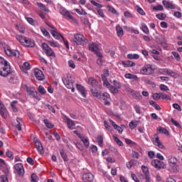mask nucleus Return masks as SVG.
I'll list each match as a JSON object with an SVG mask.
<instances>
[{"mask_svg": "<svg viewBox=\"0 0 182 182\" xmlns=\"http://www.w3.org/2000/svg\"><path fill=\"white\" fill-rule=\"evenodd\" d=\"M26 92L29 97L36 99V100H41V97L38 95V91L34 87H28L25 85Z\"/></svg>", "mask_w": 182, "mask_h": 182, "instance_id": "nucleus-4", "label": "nucleus"}, {"mask_svg": "<svg viewBox=\"0 0 182 182\" xmlns=\"http://www.w3.org/2000/svg\"><path fill=\"white\" fill-rule=\"evenodd\" d=\"M0 114L3 119H6L8 117V109L2 103V101L0 100Z\"/></svg>", "mask_w": 182, "mask_h": 182, "instance_id": "nucleus-13", "label": "nucleus"}, {"mask_svg": "<svg viewBox=\"0 0 182 182\" xmlns=\"http://www.w3.org/2000/svg\"><path fill=\"white\" fill-rule=\"evenodd\" d=\"M87 83L92 86V89L99 87L100 89L102 86L99 85V82L94 77H90L87 79Z\"/></svg>", "mask_w": 182, "mask_h": 182, "instance_id": "nucleus-15", "label": "nucleus"}, {"mask_svg": "<svg viewBox=\"0 0 182 182\" xmlns=\"http://www.w3.org/2000/svg\"><path fill=\"white\" fill-rule=\"evenodd\" d=\"M5 53L7 56H15L16 58H19L21 55L18 50H12L11 48L5 50Z\"/></svg>", "mask_w": 182, "mask_h": 182, "instance_id": "nucleus-14", "label": "nucleus"}, {"mask_svg": "<svg viewBox=\"0 0 182 182\" xmlns=\"http://www.w3.org/2000/svg\"><path fill=\"white\" fill-rule=\"evenodd\" d=\"M157 132H159V133H162V134H166V136H168V134H170L168 130L161 127H159L157 128Z\"/></svg>", "mask_w": 182, "mask_h": 182, "instance_id": "nucleus-32", "label": "nucleus"}, {"mask_svg": "<svg viewBox=\"0 0 182 182\" xmlns=\"http://www.w3.org/2000/svg\"><path fill=\"white\" fill-rule=\"evenodd\" d=\"M141 170L144 174V176H148L150 174V172L149 171V168L144 165H142Z\"/></svg>", "mask_w": 182, "mask_h": 182, "instance_id": "nucleus-41", "label": "nucleus"}, {"mask_svg": "<svg viewBox=\"0 0 182 182\" xmlns=\"http://www.w3.org/2000/svg\"><path fill=\"white\" fill-rule=\"evenodd\" d=\"M62 81L68 89H71L72 92H75V87H73V83L75 82V77L73 76L67 75L66 77H62Z\"/></svg>", "mask_w": 182, "mask_h": 182, "instance_id": "nucleus-3", "label": "nucleus"}, {"mask_svg": "<svg viewBox=\"0 0 182 182\" xmlns=\"http://www.w3.org/2000/svg\"><path fill=\"white\" fill-rule=\"evenodd\" d=\"M38 92L41 93V95H45L46 93V90H45V87L43 86L40 85L38 89Z\"/></svg>", "mask_w": 182, "mask_h": 182, "instance_id": "nucleus-50", "label": "nucleus"}, {"mask_svg": "<svg viewBox=\"0 0 182 182\" xmlns=\"http://www.w3.org/2000/svg\"><path fill=\"white\" fill-rule=\"evenodd\" d=\"M168 68H160L159 72L161 75H168Z\"/></svg>", "mask_w": 182, "mask_h": 182, "instance_id": "nucleus-44", "label": "nucleus"}, {"mask_svg": "<svg viewBox=\"0 0 182 182\" xmlns=\"http://www.w3.org/2000/svg\"><path fill=\"white\" fill-rule=\"evenodd\" d=\"M16 38L26 48H35V41L28 37L23 36L22 35H17L16 36Z\"/></svg>", "mask_w": 182, "mask_h": 182, "instance_id": "nucleus-2", "label": "nucleus"}, {"mask_svg": "<svg viewBox=\"0 0 182 182\" xmlns=\"http://www.w3.org/2000/svg\"><path fill=\"white\" fill-rule=\"evenodd\" d=\"M109 70L105 69L103 70V74L102 75V80H106L107 77H109Z\"/></svg>", "mask_w": 182, "mask_h": 182, "instance_id": "nucleus-35", "label": "nucleus"}, {"mask_svg": "<svg viewBox=\"0 0 182 182\" xmlns=\"http://www.w3.org/2000/svg\"><path fill=\"white\" fill-rule=\"evenodd\" d=\"M77 90H78L82 96V97H86V90L85 89V87L82 86L81 85L77 84L76 85Z\"/></svg>", "mask_w": 182, "mask_h": 182, "instance_id": "nucleus-22", "label": "nucleus"}, {"mask_svg": "<svg viewBox=\"0 0 182 182\" xmlns=\"http://www.w3.org/2000/svg\"><path fill=\"white\" fill-rule=\"evenodd\" d=\"M46 24L47 25V26H49V28H50V29H48V31H50V33H51L52 36H53V38H55V39H60V38H63V36L58 33V31H56V27H55V26H50L49 25V23H46Z\"/></svg>", "mask_w": 182, "mask_h": 182, "instance_id": "nucleus-9", "label": "nucleus"}, {"mask_svg": "<svg viewBox=\"0 0 182 182\" xmlns=\"http://www.w3.org/2000/svg\"><path fill=\"white\" fill-rule=\"evenodd\" d=\"M127 90L128 93H129V95H131L132 97H134L136 100H140V99H141V95H140L139 92L133 90H132V88H128Z\"/></svg>", "mask_w": 182, "mask_h": 182, "instance_id": "nucleus-19", "label": "nucleus"}, {"mask_svg": "<svg viewBox=\"0 0 182 182\" xmlns=\"http://www.w3.org/2000/svg\"><path fill=\"white\" fill-rule=\"evenodd\" d=\"M6 156H7V157H9L10 160H14V153L11 151H7L6 152Z\"/></svg>", "mask_w": 182, "mask_h": 182, "instance_id": "nucleus-51", "label": "nucleus"}, {"mask_svg": "<svg viewBox=\"0 0 182 182\" xmlns=\"http://www.w3.org/2000/svg\"><path fill=\"white\" fill-rule=\"evenodd\" d=\"M64 16H66L68 18V19H70V21H75V17L70 14L69 11H67Z\"/></svg>", "mask_w": 182, "mask_h": 182, "instance_id": "nucleus-56", "label": "nucleus"}, {"mask_svg": "<svg viewBox=\"0 0 182 182\" xmlns=\"http://www.w3.org/2000/svg\"><path fill=\"white\" fill-rule=\"evenodd\" d=\"M93 180H95V175L93 173L87 172L82 174L83 182H93Z\"/></svg>", "mask_w": 182, "mask_h": 182, "instance_id": "nucleus-12", "label": "nucleus"}, {"mask_svg": "<svg viewBox=\"0 0 182 182\" xmlns=\"http://www.w3.org/2000/svg\"><path fill=\"white\" fill-rule=\"evenodd\" d=\"M154 138L151 139V142L153 143V144H154L155 146H157L159 149H164V145L161 144V141H160V138L159 137V135L157 134H155L154 135Z\"/></svg>", "mask_w": 182, "mask_h": 182, "instance_id": "nucleus-11", "label": "nucleus"}, {"mask_svg": "<svg viewBox=\"0 0 182 182\" xmlns=\"http://www.w3.org/2000/svg\"><path fill=\"white\" fill-rule=\"evenodd\" d=\"M44 124L48 127V129H53L55 127L48 119H44Z\"/></svg>", "mask_w": 182, "mask_h": 182, "instance_id": "nucleus-36", "label": "nucleus"}, {"mask_svg": "<svg viewBox=\"0 0 182 182\" xmlns=\"http://www.w3.org/2000/svg\"><path fill=\"white\" fill-rule=\"evenodd\" d=\"M159 89H160V90H162L164 92H167V90H169L168 87H167V85H165L164 84H161L159 86Z\"/></svg>", "mask_w": 182, "mask_h": 182, "instance_id": "nucleus-52", "label": "nucleus"}, {"mask_svg": "<svg viewBox=\"0 0 182 182\" xmlns=\"http://www.w3.org/2000/svg\"><path fill=\"white\" fill-rule=\"evenodd\" d=\"M9 76V77H8ZM7 81L11 85H15L18 82V75L16 74L15 72L12 70V68L10 67V73L7 75Z\"/></svg>", "mask_w": 182, "mask_h": 182, "instance_id": "nucleus-8", "label": "nucleus"}, {"mask_svg": "<svg viewBox=\"0 0 182 182\" xmlns=\"http://www.w3.org/2000/svg\"><path fill=\"white\" fill-rule=\"evenodd\" d=\"M25 19L30 23V25H32V26H38V25H39L38 21L31 17L25 16Z\"/></svg>", "mask_w": 182, "mask_h": 182, "instance_id": "nucleus-25", "label": "nucleus"}, {"mask_svg": "<svg viewBox=\"0 0 182 182\" xmlns=\"http://www.w3.org/2000/svg\"><path fill=\"white\" fill-rule=\"evenodd\" d=\"M124 16H125V18H133V14H132V13L129 11H125L124 13Z\"/></svg>", "mask_w": 182, "mask_h": 182, "instance_id": "nucleus-63", "label": "nucleus"}, {"mask_svg": "<svg viewBox=\"0 0 182 182\" xmlns=\"http://www.w3.org/2000/svg\"><path fill=\"white\" fill-rule=\"evenodd\" d=\"M171 122L172 124H173V126H176V127H181V125H180V124L177 121H176L173 118L171 119Z\"/></svg>", "mask_w": 182, "mask_h": 182, "instance_id": "nucleus-54", "label": "nucleus"}, {"mask_svg": "<svg viewBox=\"0 0 182 182\" xmlns=\"http://www.w3.org/2000/svg\"><path fill=\"white\" fill-rule=\"evenodd\" d=\"M107 8L108 11L109 12H111L112 14H114V15H118L117 11H116L113 7H112L110 6H107Z\"/></svg>", "mask_w": 182, "mask_h": 182, "instance_id": "nucleus-49", "label": "nucleus"}, {"mask_svg": "<svg viewBox=\"0 0 182 182\" xmlns=\"http://www.w3.org/2000/svg\"><path fill=\"white\" fill-rule=\"evenodd\" d=\"M134 166V161L131 160L129 162L127 163V168H132Z\"/></svg>", "mask_w": 182, "mask_h": 182, "instance_id": "nucleus-59", "label": "nucleus"}, {"mask_svg": "<svg viewBox=\"0 0 182 182\" xmlns=\"http://www.w3.org/2000/svg\"><path fill=\"white\" fill-rule=\"evenodd\" d=\"M102 82H103V86H105V87L109 88V86H112L110 85V82H109V81L107 80V79L102 80Z\"/></svg>", "mask_w": 182, "mask_h": 182, "instance_id": "nucleus-61", "label": "nucleus"}, {"mask_svg": "<svg viewBox=\"0 0 182 182\" xmlns=\"http://www.w3.org/2000/svg\"><path fill=\"white\" fill-rule=\"evenodd\" d=\"M16 29L19 31L21 33H25V27H23L22 25L16 24Z\"/></svg>", "mask_w": 182, "mask_h": 182, "instance_id": "nucleus-42", "label": "nucleus"}, {"mask_svg": "<svg viewBox=\"0 0 182 182\" xmlns=\"http://www.w3.org/2000/svg\"><path fill=\"white\" fill-rule=\"evenodd\" d=\"M74 38H75V42H76L77 45H82V43L86 41V38H85V36L79 33L74 34Z\"/></svg>", "mask_w": 182, "mask_h": 182, "instance_id": "nucleus-18", "label": "nucleus"}, {"mask_svg": "<svg viewBox=\"0 0 182 182\" xmlns=\"http://www.w3.org/2000/svg\"><path fill=\"white\" fill-rule=\"evenodd\" d=\"M81 141H82L85 147H86L87 149V147H89L90 142L89 141V139H87V137L86 136H81L80 138Z\"/></svg>", "mask_w": 182, "mask_h": 182, "instance_id": "nucleus-26", "label": "nucleus"}, {"mask_svg": "<svg viewBox=\"0 0 182 182\" xmlns=\"http://www.w3.org/2000/svg\"><path fill=\"white\" fill-rule=\"evenodd\" d=\"M172 55L173 56H174L175 59L178 60V62H180V60H181V57H180V54H178V53L173 51Z\"/></svg>", "mask_w": 182, "mask_h": 182, "instance_id": "nucleus-48", "label": "nucleus"}, {"mask_svg": "<svg viewBox=\"0 0 182 182\" xmlns=\"http://www.w3.org/2000/svg\"><path fill=\"white\" fill-rule=\"evenodd\" d=\"M9 73H11V64L5 58L0 56V76L8 77Z\"/></svg>", "mask_w": 182, "mask_h": 182, "instance_id": "nucleus-1", "label": "nucleus"}, {"mask_svg": "<svg viewBox=\"0 0 182 182\" xmlns=\"http://www.w3.org/2000/svg\"><path fill=\"white\" fill-rule=\"evenodd\" d=\"M136 11L140 14V15H146V12H144V10H143V9H141L140 6H136Z\"/></svg>", "mask_w": 182, "mask_h": 182, "instance_id": "nucleus-47", "label": "nucleus"}, {"mask_svg": "<svg viewBox=\"0 0 182 182\" xmlns=\"http://www.w3.org/2000/svg\"><path fill=\"white\" fill-rule=\"evenodd\" d=\"M156 18H157V19H159L160 21H164V19H166V14H158L156 15Z\"/></svg>", "mask_w": 182, "mask_h": 182, "instance_id": "nucleus-46", "label": "nucleus"}, {"mask_svg": "<svg viewBox=\"0 0 182 182\" xmlns=\"http://www.w3.org/2000/svg\"><path fill=\"white\" fill-rule=\"evenodd\" d=\"M41 46L43 52L46 53L47 56H52V58H56V54H55L53 50H52V48L49 46H48L46 43H43Z\"/></svg>", "mask_w": 182, "mask_h": 182, "instance_id": "nucleus-7", "label": "nucleus"}, {"mask_svg": "<svg viewBox=\"0 0 182 182\" xmlns=\"http://www.w3.org/2000/svg\"><path fill=\"white\" fill-rule=\"evenodd\" d=\"M162 4H163L164 8H166V9H176V6H174V4L167 1L166 0H164L162 1Z\"/></svg>", "mask_w": 182, "mask_h": 182, "instance_id": "nucleus-23", "label": "nucleus"}, {"mask_svg": "<svg viewBox=\"0 0 182 182\" xmlns=\"http://www.w3.org/2000/svg\"><path fill=\"white\" fill-rule=\"evenodd\" d=\"M14 168L17 171L18 176H23L25 174V170L23 169V164L21 163L16 164Z\"/></svg>", "mask_w": 182, "mask_h": 182, "instance_id": "nucleus-17", "label": "nucleus"}, {"mask_svg": "<svg viewBox=\"0 0 182 182\" xmlns=\"http://www.w3.org/2000/svg\"><path fill=\"white\" fill-rule=\"evenodd\" d=\"M116 31L117 36H119V38H122V36H123V28H122L120 26H117Z\"/></svg>", "mask_w": 182, "mask_h": 182, "instance_id": "nucleus-31", "label": "nucleus"}, {"mask_svg": "<svg viewBox=\"0 0 182 182\" xmlns=\"http://www.w3.org/2000/svg\"><path fill=\"white\" fill-rule=\"evenodd\" d=\"M141 75H153L154 73V70L153 69V67L150 64L144 65L142 68L140 70Z\"/></svg>", "mask_w": 182, "mask_h": 182, "instance_id": "nucleus-6", "label": "nucleus"}, {"mask_svg": "<svg viewBox=\"0 0 182 182\" xmlns=\"http://www.w3.org/2000/svg\"><path fill=\"white\" fill-rule=\"evenodd\" d=\"M151 166L158 170H161L162 168H166L167 165L163 161L159 159H154L151 161Z\"/></svg>", "mask_w": 182, "mask_h": 182, "instance_id": "nucleus-10", "label": "nucleus"}, {"mask_svg": "<svg viewBox=\"0 0 182 182\" xmlns=\"http://www.w3.org/2000/svg\"><path fill=\"white\" fill-rule=\"evenodd\" d=\"M153 9L154 11H163L164 8L163 7L162 5H158V6H154Z\"/></svg>", "mask_w": 182, "mask_h": 182, "instance_id": "nucleus-58", "label": "nucleus"}, {"mask_svg": "<svg viewBox=\"0 0 182 182\" xmlns=\"http://www.w3.org/2000/svg\"><path fill=\"white\" fill-rule=\"evenodd\" d=\"M171 122L172 124H173V126H176V127H181V125H180V124L177 121H176L173 118L171 119Z\"/></svg>", "mask_w": 182, "mask_h": 182, "instance_id": "nucleus-55", "label": "nucleus"}, {"mask_svg": "<svg viewBox=\"0 0 182 182\" xmlns=\"http://www.w3.org/2000/svg\"><path fill=\"white\" fill-rule=\"evenodd\" d=\"M156 42L159 43V45H163L164 43V37L163 35H158L155 37Z\"/></svg>", "mask_w": 182, "mask_h": 182, "instance_id": "nucleus-27", "label": "nucleus"}, {"mask_svg": "<svg viewBox=\"0 0 182 182\" xmlns=\"http://www.w3.org/2000/svg\"><path fill=\"white\" fill-rule=\"evenodd\" d=\"M0 178L1 180V182H9L8 177H6V176H5V175H1Z\"/></svg>", "mask_w": 182, "mask_h": 182, "instance_id": "nucleus-64", "label": "nucleus"}, {"mask_svg": "<svg viewBox=\"0 0 182 182\" xmlns=\"http://www.w3.org/2000/svg\"><path fill=\"white\" fill-rule=\"evenodd\" d=\"M113 139L114 140L115 142H117V144H118V146H123V141H120V139H119V138H117V135H113Z\"/></svg>", "mask_w": 182, "mask_h": 182, "instance_id": "nucleus-39", "label": "nucleus"}, {"mask_svg": "<svg viewBox=\"0 0 182 182\" xmlns=\"http://www.w3.org/2000/svg\"><path fill=\"white\" fill-rule=\"evenodd\" d=\"M122 64L124 68H133L134 66H136V63L131 60L122 61Z\"/></svg>", "mask_w": 182, "mask_h": 182, "instance_id": "nucleus-24", "label": "nucleus"}, {"mask_svg": "<svg viewBox=\"0 0 182 182\" xmlns=\"http://www.w3.org/2000/svg\"><path fill=\"white\" fill-rule=\"evenodd\" d=\"M48 43L50 46L52 48H59L60 45L58 43V42L52 41H48Z\"/></svg>", "mask_w": 182, "mask_h": 182, "instance_id": "nucleus-43", "label": "nucleus"}, {"mask_svg": "<svg viewBox=\"0 0 182 182\" xmlns=\"http://www.w3.org/2000/svg\"><path fill=\"white\" fill-rule=\"evenodd\" d=\"M60 154L64 161H69L68 154H66V152H65L63 149L60 150Z\"/></svg>", "mask_w": 182, "mask_h": 182, "instance_id": "nucleus-28", "label": "nucleus"}, {"mask_svg": "<svg viewBox=\"0 0 182 182\" xmlns=\"http://www.w3.org/2000/svg\"><path fill=\"white\" fill-rule=\"evenodd\" d=\"M168 164H177V159L174 156H169L168 157Z\"/></svg>", "mask_w": 182, "mask_h": 182, "instance_id": "nucleus-29", "label": "nucleus"}, {"mask_svg": "<svg viewBox=\"0 0 182 182\" xmlns=\"http://www.w3.org/2000/svg\"><path fill=\"white\" fill-rule=\"evenodd\" d=\"M160 97L161 99H163V100H171V97L166 93L161 92Z\"/></svg>", "mask_w": 182, "mask_h": 182, "instance_id": "nucleus-34", "label": "nucleus"}, {"mask_svg": "<svg viewBox=\"0 0 182 182\" xmlns=\"http://www.w3.org/2000/svg\"><path fill=\"white\" fill-rule=\"evenodd\" d=\"M98 49L99 48H97V44H96V43L89 44V50L91 52H96V50Z\"/></svg>", "mask_w": 182, "mask_h": 182, "instance_id": "nucleus-30", "label": "nucleus"}, {"mask_svg": "<svg viewBox=\"0 0 182 182\" xmlns=\"http://www.w3.org/2000/svg\"><path fill=\"white\" fill-rule=\"evenodd\" d=\"M102 99H103V100L110 99V95L107 92H104Z\"/></svg>", "mask_w": 182, "mask_h": 182, "instance_id": "nucleus-60", "label": "nucleus"}, {"mask_svg": "<svg viewBox=\"0 0 182 182\" xmlns=\"http://www.w3.org/2000/svg\"><path fill=\"white\" fill-rule=\"evenodd\" d=\"M169 166L172 168V171L173 173L177 172V164H173V165L170 164Z\"/></svg>", "mask_w": 182, "mask_h": 182, "instance_id": "nucleus-62", "label": "nucleus"}, {"mask_svg": "<svg viewBox=\"0 0 182 182\" xmlns=\"http://www.w3.org/2000/svg\"><path fill=\"white\" fill-rule=\"evenodd\" d=\"M150 105H151V106H153L154 107V109H156V110H161V107H160L159 105H158V104H156V102L151 100L150 101Z\"/></svg>", "mask_w": 182, "mask_h": 182, "instance_id": "nucleus-40", "label": "nucleus"}, {"mask_svg": "<svg viewBox=\"0 0 182 182\" xmlns=\"http://www.w3.org/2000/svg\"><path fill=\"white\" fill-rule=\"evenodd\" d=\"M137 127V121H132L129 123V128L133 130Z\"/></svg>", "mask_w": 182, "mask_h": 182, "instance_id": "nucleus-45", "label": "nucleus"}, {"mask_svg": "<svg viewBox=\"0 0 182 182\" xmlns=\"http://www.w3.org/2000/svg\"><path fill=\"white\" fill-rule=\"evenodd\" d=\"M141 29L144 32V33H146L147 35L150 33V31H149V27H147V25H146V23H144L141 24Z\"/></svg>", "mask_w": 182, "mask_h": 182, "instance_id": "nucleus-33", "label": "nucleus"}, {"mask_svg": "<svg viewBox=\"0 0 182 182\" xmlns=\"http://www.w3.org/2000/svg\"><path fill=\"white\" fill-rule=\"evenodd\" d=\"M65 119H66L65 123H67L68 129H70V130H73V129L76 127V124H75L73 120L66 117H65Z\"/></svg>", "mask_w": 182, "mask_h": 182, "instance_id": "nucleus-21", "label": "nucleus"}, {"mask_svg": "<svg viewBox=\"0 0 182 182\" xmlns=\"http://www.w3.org/2000/svg\"><path fill=\"white\" fill-rule=\"evenodd\" d=\"M34 75L37 80L42 81L45 80V75H43V72L38 68L34 69Z\"/></svg>", "mask_w": 182, "mask_h": 182, "instance_id": "nucleus-16", "label": "nucleus"}, {"mask_svg": "<svg viewBox=\"0 0 182 182\" xmlns=\"http://www.w3.org/2000/svg\"><path fill=\"white\" fill-rule=\"evenodd\" d=\"M97 88L98 87L91 88L90 92L94 97H97V99H102V92L100 90H97Z\"/></svg>", "mask_w": 182, "mask_h": 182, "instance_id": "nucleus-20", "label": "nucleus"}, {"mask_svg": "<svg viewBox=\"0 0 182 182\" xmlns=\"http://www.w3.org/2000/svg\"><path fill=\"white\" fill-rule=\"evenodd\" d=\"M36 4L41 11H44V12H48V10L46 9V6L40 2H37Z\"/></svg>", "mask_w": 182, "mask_h": 182, "instance_id": "nucleus-38", "label": "nucleus"}, {"mask_svg": "<svg viewBox=\"0 0 182 182\" xmlns=\"http://www.w3.org/2000/svg\"><path fill=\"white\" fill-rule=\"evenodd\" d=\"M112 84L113 85H109L108 89L112 95H117V93H119V89H122V84L116 80L112 81Z\"/></svg>", "mask_w": 182, "mask_h": 182, "instance_id": "nucleus-5", "label": "nucleus"}, {"mask_svg": "<svg viewBox=\"0 0 182 182\" xmlns=\"http://www.w3.org/2000/svg\"><path fill=\"white\" fill-rule=\"evenodd\" d=\"M31 182H38V176H36V173L31 174Z\"/></svg>", "mask_w": 182, "mask_h": 182, "instance_id": "nucleus-57", "label": "nucleus"}, {"mask_svg": "<svg viewBox=\"0 0 182 182\" xmlns=\"http://www.w3.org/2000/svg\"><path fill=\"white\" fill-rule=\"evenodd\" d=\"M61 39L67 49H69V41H68V39L65 38V37L63 36L61 38Z\"/></svg>", "mask_w": 182, "mask_h": 182, "instance_id": "nucleus-53", "label": "nucleus"}, {"mask_svg": "<svg viewBox=\"0 0 182 182\" xmlns=\"http://www.w3.org/2000/svg\"><path fill=\"white\" fill-rule=\"evenodd\" d=\"M41 31L42 32L43 35L46 36V38H48V36L50 38V34H49V32L44 27H41Z\"/></svg>", "mask_w": 182, "mask_h": 182, "instance_id": "nucleus-37", "label": "nucleus"}]
</instances>
